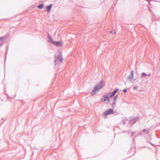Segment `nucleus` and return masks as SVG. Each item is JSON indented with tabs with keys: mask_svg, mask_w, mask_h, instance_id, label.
Here are the masks:
<instances>
[{
	"mask_svg": "<svg viewBox=\"0 0 160 160\" xmlns=\"http://www.w3.org/2000/svg\"><path fill=\"white\" fill-rule=\"evenodd\" d=\"M143 132H145V130H143Z\"/></svg>",
	"mask_w": 160,
	"mask_h": 160,
	"instance_id": "nucleus-15",
	"label": "nucleus"
},
{
	"mask_svg": "<svg viewBox=\"0 0 160 160\" xmlns=\"http://www.w3.org/2000/svg\"><path fill=\"white\" fill-rule=\"evenodd\" d=\"M97 85L98 86V87L101 89L105 85V82L104 81H100Z\"/></svg>",
	"mask_w": 160,
	"mask_h": 160,
	"instance_id": "nucleus-5",
	"label": "nucleus"
},
{
	"mask_svg": "<svg viewBox=\"0 0 160 160\" xmlns=\"http://www.w3.org/2000/svg\"><path fill=\"white\" fill-rule=\"evenodd\" d=\"M134 89H136L137 88V87H134V88H133Z\"/></svg>",
	"mask_w": 160,
	"mask_h": 160,
	"instance_id": "nucleus-14",
	"label": "nucleus"
},
{
	"mask_svg": "<svg viewBox=\"0 0 160 160\" xmlns=\"http://www.w3.org/2000/svg\"><path fill=\"white\" fill-rule=\"evenodd\" d=\"M114 112L113 110L112 109H110L105 111L103 113V115L104 116H107L108 115L112 114Z\"/></svg>",
	"mask_w": 160,
	"mask_h": 160,
	"instance_id": "nucleus-4",
	"label": "nucleus"
},
{
	"mask_svg": "<svg viewBox=\"0 0 160 160\" xmlns=\"http://www.w3.org/2000/svg\"><path fill=\"white\" fill-rule=\"evenodd\" d=\"M118 90V89H116L112 92H108L103 95L101 98L102 102L105 103H109Z\"/></svg>",
	"mask_w": 160,
	"mask_h": 160,
	"instance_id": "nucleus-1",
	"label": "nucleus"
},
{
	"mask_svg": "<svg viewBox=\"0 0 160 160\" xmlns=\"http://www.w3.org/2000/svg\"><path fill=\"white\" fill-rule=\"evenodd\" d=\"M48 38L49 39L48 41L51 43L57 46L61 47L62 46V43L61 41L56 42L52 40V39L50 36H48Z\"/></svg>",
	"mask_w": 160,
	"mask_h": 160,
	"instance_id": "nucleus-2",
	"label": "nucleus"
},
{
	"mask_svg": "<svg viewBox=\"0 0 160 160\" xmlns=\"http://www.w3.org/2000/svg\"><path fill=\"white\" fill-rule=\"evenodd\" d=\"M123 92H124V93H125V92H127V90H126V89H124V90H123Z\"/></svg>",
	"mask_w": 160,
	"mask_h": 160,
	"instance_id": "nucleus-13",
	"label": "nucleus"
},
{
	"mask_svg": "<svg viewBox=\"0 0 160 160\" xmlns=\"http://www.w3.org/2000/svg\"><path fill=\"white\" fill-rule=\"evenodd\" d=\"M117 96H116L114 98L113 100V106L112 107L114 108V105L115 104L116 102L117 101Z\"/></svg>",
	"mask_w": 160,
	"mask_h": 160,
	"instance_id": "nucleus-6",
	"label": "nucleus"
},
{
	"mask_svg": "<svg viewBox=\"0 0 160 160\" xmlns=\"http://www.w3.org/2000/svg\"><path fill=\"white\" fill-rule=\"evenodd\" d=\"M38 7L40 9H42L43 8V4H41V5H39L38 6Z\"/></svg>",
	"mask_w": 160,
	"mask_h": 160,
	"instance_id": "nucleus-10",
	"label": "nucleus"
},
{
	"mask_svg": "<svg viewBox=\"0 0 160 160\" xmlns=\"http://www.w3.org/2000/svg\"><path fill=\"white\" fill-rule=\"evenodd\" d=\"M52 7V5H50V6H48L47 7V9H48V12L50 11L51 8Z\"/></svg>",
	"mask_w": 160,
	"mask_h": 160,
	"instance_id": "nucleus-9",
	"label": "nucleus"
},
{
	"mask_svg": "<svg viewBox=\"0 0 160 160\" xmlns=\"http://www.w3.org/2000/svg\"><path fill=\"white\" fill-rule=\"evenodd\" d=\"M60 61L61 62H62V58L61 57H60Z\"/></svg>",
	"mask_w": 160,
	"mask_h": 160,
	"instance_id": "nucleus-12",
	"label": "nucleus"
},
{
	"mask_svg": "<svg viewBox=\"0 0 160 160\" xmlns=\"http://www.w3.org/2000/svg\"><path fill=\"white\" fill-rule=\"evenodd\" d=\"M109 33L111 34L115 35L116 33V31L115 29H112L109 32Z\"/></svg>",
	"mask_w": 160,
	"mask_h": 160,
	"instance_id": "nucleus-7",
	"label": "nucleus"
},
{
	"mask_svg": "<svg viewBox=\"0 0 160 160\" xmlns=\"http://www.w3.org/2000/svg\"><path fill=\"white\" fill-rule=\"evenodd\" d=\"M133 77V72L132 71L131 74L130 75V77L129 78L130 79H132Z\"/></svg>",
	"mask_w": 160,
	"mask_h": 160,
	"instance_id": "nucleus-8",
	"label": "nucleus"
},
{
	"mask_svg": "<svg viewBox=\"0 0 160 160\" xmlns=\"http://www.w3.org/2000/svg\"><path fill=\"white\" fill-rule=\"evenodd\" d=\"M100 89L99 88L98 86L96 85L93 88L92 91L91 92V94L92 95H94L97 92H99Z\"/></svg>",
	"mask_w": 160,
	"mask_h": 160,
	"instance_id": "nucleus-3",
	"label": "nucleus"
},
{
	"mask_svg": "<svg viewBox=\"0 0 160 160\" xmlns=\"http://www.w3.org/2000/svg\"><path fill=\"white\" fill-rule=\"evenodd\" d=\"M141 75L142 77H146L147 76L146 74V73H142L141 74Z\"/></svg>",
	"mask_w": 160,
	"mask_h": 160,
	"instance_id": "nucleus-11",
	"label": "nucleus"
}]
</instances>
